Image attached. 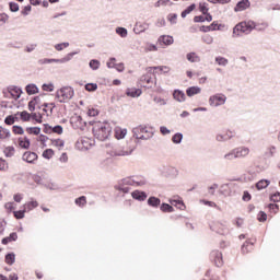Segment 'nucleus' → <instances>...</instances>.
<instances>
[{
  "mask_svg": "<svg viewBox=\"0 0 280 280\" xmlns=\"http://www.w3.org/2000/svg\"><path fill=\"white\" fill-rule=\"evenodd\" d=\"M113 127L108 122L95 121L92 124V132L98 141H106L110 137Z\"/></svg>",
  "mask_w": 280,
  "mask_h": 280,
  "instance_id": "nucleus-1",
  "label": "nucleus"
},
{
  "mask_svg": "<svg viewBox=\"0 0 280 280\" xmlns=\"http://www.w3.org/2000/svg\"><path fill=\"white\" fill-rule=\"evenodd\" d=\"M255 30L254 21H243L235 25L233 34L235 36H242V34H250Z\"/></svg>",
  "mask_w": 280,
  "mask_h": 280,
  "instance_id": "nucleus-2",
  "label": "nucleus"
},
{
  "mask_svg": "<svg viewBox=\"0 0 280 280\" xmlns=\"http://www.w3.org/2000/svg\"><path fill=\"white\" fill-rule=\"evenodd\" d=\"M154 135V132L152 131L151 127L148 126H139L133 128V137H136V139H152V136Z\"/></svg>",
  "mask_w": 280,
  "mask_h": 280,
  "instance_id": "nucleus-3",
  "label": "nucleus"
},
{
  "mask_svg": "<svg viewBox=\"0 0 280 280\" xmlns=\"http://www.w3.org/2000/svg\"><path fill=\"white\" fill-rule=\"evenodd\" d=\"M71 97H73V89L69 86L61 88L56 92V98L58 100V102H69Z\"/></svg>",
  "mask_w": 280,
  "mask_h": 280,
  "instance_id": "nucleus-4",
  "label": "nucleus"
},
{
  "mask_svg": "<svg viewBox=\"0 0 280 280\" xmlns=\"http://www.w3.org/2000/svg\"><path fill=\"white\" fill-rule=\"evenodd\" d=\"M140 82H142L145 89H152V85L156 84V74L154 70L152 73L147 71V73L141 77Z\"/></svg>",
  "mask_w": 280,
  "mask_h": 280,
  "instance_id": "nucleus-5",
  "label": "nucleus"
},
{
  "mask_svg": "<svg viewBox=\"0 0 280 280\" xmlns=\"http://www.w3.org/2000/svg\"><path fill=\"white\" fill-rule=\"evenodd\" d=\"M91 145H93V140L89 137L80 138L75 143L77 150H81V152L89 150Z\"/></svg>",
  "mask_w": 280,
  "mask_h": 280,
  "instance_id": "nucleus-6",
  "label": "nucleus"
},
{
  "mask_svg": "<svg viewBox=\"0 0 280 280\" xmlns=\"http://www.w3.org/2000/svg\"><path fill=\"white\" fill-rule=\"evenodd\" d=\"M210 106H222V104H225L226 96L223 94H217L209 98Z\"/></svg>",
  "mask_w": 280,
  "mask_h": 280,
  "instance_id": "nucleus-7",
  "label": "nucleus"
},
{
  "mask_svg": "<svg viewBox=\"0 0 280 280\" xmlns=\"http://www.w3.org/2000/svg\"><path fill=\"white\" fill-rule=\"evenodd\" d=\"M210 257L218 268L224 265V260L222 259V254L220 253V250H212Z\"/></svg>",
  "mask_w": 280,
  "mask_h": 280,
  "instance_id": "nucleus-8",
  "label": "nucleus"
},
{
  "mask_svg": "<svg viewBox=\"0 0 280 280\" xmlns=\"http://www.w3.org/2000/svg\"><path fill=\"white\" fill-rule=\"evenodd\" d=\"M22 159H23V161H25L26 163L34 164V163H36V161H38V154H36V152L26 151V152H24V154L22 155Z\"/></svg>",
  "mask_w": 280,
  "mask_h": 280,
  "instance_id": "nucleus-9",
  "label": "nucleus"
},
{
  "mask_svg": "<svg viewBox=\"0 0 280 280\" xmlns=\"http://www.w3.org/2000/svg\"><path fill=\"white\" fill-rule=\"evenodd\" d=\"M234 154L236 156V159H244L246 156H248V154H250V149L246 148V147H240L234 149Z\"/></svg>",
  "mask_w": 280,
  "mask_h": 280,
  "instance_id": "nucleus-10",
  "label": "nucleus"
},
{
  "mask_svg": "<svg viewBox=\"0 0 280 280\" xmlns=\"http://www.w3.org/2000/svg\"><path fill=\"white\" fill-rule=\"evenodd\" d=\"M248 8H250V0H241L236 3L234 12H244V10H248Z\"/></svg>",
  "mask_w": 280,
  "mask_h": 280,
  "instance_id": "nucleus-11",
  "label": "nucleus"
},
{
  "mask_svg": "<svg viewBox=\"0 0 280 280\" xmlns=\"http://www.w3.org/2000/svg\"><path fill=\"white\" fill-rule=\"evenodd\" d=\"M148 73H170V67L167 66H158V67H149L147 68Z\"/></svg>",
  "mask_w": 280,
  "mask_h": 280,
  "instance_id": "nucleus-12",
  "label": "nucleus"
},
{
  "mask_svg": "<svg viewBox=\"0 0 280 280\" xmlns=\"http://www.w3.org/2000/svg\"><path fill=\"white\" fill-rule=\"evenodd\" d=\"M132 154V149H128V147H122V149H116L112 156H128Z\"/></svg>",
  "mask_w": 280,
  "mask_h": 280,
  "instance_id": "nucleus-13",
  "label": "nucleus"
},
{
  "mask_svg": "<svg viewBox=\"0 0 280 280\" xmlns=\"http://www.w3.org/2000/svg\"><path fill=\"white\" fill-rule=\"evenodd\" d=\"M18 143L20 148H23L24 150H30V145H31L30 138L21 137L18 139Z\"/></svg>",
  "mask_w": 280,
  "mask_h": 280,
  "instance_id": "nucleus-14",
  "label": "nucleus"
},
{
  "mask_svg": "<svg viewBox=\"0 0 280 280\" xmlns=\"http://www.w3.org/2000/svg\"><path fill=\"white\" fill-rule=\"evenodd\" d=\"M131 196L135 200H140V201H143L145 200V198H148V195L144 191H140V190H135L133 192H131Z\"/></svg>",
  "mask_w": 280,
  "mask_h": 280,
  "instance_id": "nucleus-15",
  "label": "nucleus"
},
{
  "mask_svg": "<svg viewBox=\"0 0 280 280\" xmlns=\"http://www.w3.org/2000/svg\"><path fill=\"white\" fill-rule=\"evenodd\" d=\"M141 93V90L137 88L127 89L126 91V95H128V97H139Z\"/></svg>",
  "mask_w": 280,
  "mask_h": 280,
  "instance_id": "nucleus-16",
  "label": "nucleus"
},
{
  "mask_svg": "<svg viewBox=\"0 0 280 280\" xmlns=\"http://www.w3.org/2000/svg\"><path fill=\"white\" fill-rule=\"evenodd\" d=\"M43 107V113L49 116L54 113V108H56V105L54 103H45Z\"/></svg>",
  "mask_w": 280,
  "mask_h": 280,
  "instance_id": "nucleus-17",
  "label": "nucleus"
},
{
  "mask_svg": "<svg viewBox=\"0 0 280 280\" xmlns=\"http://www.w3.org/2000/svg\"><path fill=\"white\" fill-rule=\"evenodd\" d=\"M50 145L60 150V149L65 148V140H62L60 138L50 139Z\"/></svg>",
  "mask_w": 280,
  "mask_h": 280,
  "instance_id": "nucleus-18",
  "label": "nucleus"
},
{
  "mask_svg": "<svg viewBox=\"0 0 280 280\" xmlns=\"http://www.w3.org/2000/svg\"><path fill=\"white\" fill-rule=\"evenodd\" d=\"M173 97L177 102H185V100H186L185 92H183L180 90H175L173 93Z\"/></svg>",
  "mask_w": 280,
  "mask_h": 280,
  "instance_id": "nucleus-19",
  "label": "nucleus"
},
{
  "mask_svg": "<svg viewBox=\"0 0 280 280\" xmlns=\"http://www.w3.org/2000/svg\"><path fill=\"white\" fill-rule=\"evenodd\" d=\"M16 115H20L21 121H31L32 120V114H30L27 110L18 112Z\"/></svg>",
  "mask_w": 280,
  "mask_h": 280,
  "instance_id": "nucleus-20",
  "label": "nucleus"
},
{
  "mask_svg": "<svg viewBox=\"0 0 280 280\" xmlns=\"http://www.w3.org/2000/svg\"><path fill=\"white\" fill-rule=\"evenodd\" d=\"M126 135H128V130L122 129L121 127L115 128V137L117 139H124V137H126Z\"/></svg>",
  "mask_w": 280,
  "mask_h": 280,
  "instance_id": "nucleus-21",
  "label": "nucleus"
},
{
  "mask_svg": "<svg viewBox=\"0 0 280 280\" xmlns=\"http://www.w3.org/2000/svg\"><path fill=\"white\" fill-rule=\"evenodd\" d=\"M11 133H10V129L0 126V139L1 140H5V139H10Z\"/></svg>",
  "mask_w": 280,
  "mask_h": 280,
  "instance_id": "nucleus-22",
  "label": "nucleus"
},
{
  "mask_svg": "<svg viewBox=\"0 0 280 280\" xmlns=\"http://www.w3.org/2000/svg\"><path fill=\"white\" fill-rule=\"evenodd\" d=\"M16 240H19V235L16 234V232H13L2 240V244H10V242H16Z\"/></svg>",
  "mask_w": 280,
  "mask_h": 280,
  "instance_id": "nucleus-23",
  "label": "nucleus"
},
{
  "mask_svg": "<svg viewBox=\"0 0 280 280\" xmlns=\"http://www.w3.org/2000/svg\"><path fill=\"white\" fill-rule=\"evenodd\" d=\"M9 93L13 100H19V97H21L22 91L19 88H10Z\"/></svg>",
  "mask_w": 280,
  "mask_h": 280,
  "instance_id": "nucleus-24",
  "label": "nucleus"
},
{
  "mask_svg": "<svg viewBox=\"0 0 280 280\" xmlns=\"http://www.w3.org/2000/svg\"><path fill=\"white\" fill-rule=\"evenodd\" d=\"M36 207H38V201L32 200V201L24 203L23 209H25V211H32V210L36 209Z\"/></svg>",
  "mask_w": 280,
  "mask_h": 280,
  "instance_id": "nucleus-25",
  "label": "nucleus"
},
{
  "mask_svg": "<svg viewBox=\"0 0 280 280\" xmlns=\"http://www.w3.org/2000/svg\"><path fill=\"white\" fill-rule=\"evenodd\" d=\"M27 95H36L38 93V86L36 84H28L25 88Z\"/></svg>",
  "mask_w": 280,
  "mask_h": 280,
  "instance_id": "nucleus-26",
  "label": "nucleus"
},
{
  "mask_svg": "<svg viewBox=\"0 0 280 280\" xmlns=\"http://www.w3.org/2000/svg\"><path fill=\"white\" fill-rule=\"evenodd\" d=\"M160 43H163V45H172L174 43V37L170 35H163L159 38Z\"/></svg>",
  "mask_w": 280,
  "mask_h": 280,
  "instance_id": "nucleus-27",
  "label": "nucleus"
},
{
  "mask_svg": "<svg viewBox=\"0 0 280 280\" xmlns=\"http://www.w3.org/2000/svg\"><path fill=\"white\" fill-rule=\"evenodd\" d=\"M200 91H201L200 88L191 86L186 90V94L188 95V97H194V95H198Z\"/></svg>",
  "mask_w": 280,
  "mask_h": 280,
  "instance_id": "nucleus-28",
  "label": "nucleus"
},
{
  "mask_svg": "<svg viewBox=\"0 0 280 280\" xmlns=\"http://www.w3.org/2000/svg\"><path fill=\"white\" fill-rule=\"evenodd\" d=\"M268 28V23L266 22H261V23H255L254 22V30H256V32H265V30Z\"/></svg>",
  "mask_w": 280,
  "mask_h": 280,
  "instance_id": "nucleus-29",
  "label": "nucleus"
},
{
  "mask_svg": "<svg viewBox=\"0 0 280 280\" xmlns=\"http://www.w3.org/2000/svg\"><path fill=\"white\" fill-rule=\"evenodd\" d=\"M270 185V180L267 179H260L258 183H256V189L260 191V189H266Z\"/></svg>",
  "mask_w": 280,
  "mask_h": 280,
  "instance_id": "nucleus-30",
  "label": "nucleus"
},
{
  "mask_svg": "<svg viewBox=\"0 0 280 280\" xmlns=\"http://www.w3.org/2000/svg\"><path fill=\"white\" fill-rule=\"evenodd\" d=\"M56 154V152L54 151V149H46L43 153L42 156L44 159H47V161H49V159H54V155Z\"/></svg>",
  "mask_w": 280,
  "mask_h": 280,
  "instance_id": "nucleus-31",
  "label": "nucleus"
},
{
  "mask_svg": "<svg viewBox=\"0 0 280 280\" xmlns=\"http://www.w3.org/2000/svg\"><path fill=\"white\" fill-rule=\"evenodd\" d=\"M186 58L189 62H200V57L196 52H189L186 55Z\"/></svg>",
  "mask_w": 280,
  "mask_h": 280,
  "instance_id": "nucleus-32",
  "label": "nucleus"
},
{
  "mask_svg": "<svg viewBox=\"0 0 280 280\" xmlns=\"http://www.w3.org/2000/svg\"><path fill=\"white\" fill-rule=\"evenodd\" d=\"M37 141L40 144V148H47V142L49 141V137L45 136V135H40L37 139Z\"/></svg>",
  "mask_w": 280,
  "mask_h": 280,
  "instance_id": "nucleus-33",
  "label": "nucleus"
},
{
  "mask_svg": "<svg viewBox=\"0 0 280 280\" xmlns=\"http://www.w3.org/2000/svg\"><path fill=\"white\" fill-rule=\"evenodd\" d=\"M148 205L150 207H159L161 205V199L156 198V197H150L148 199Z\"/></svg>",
  "mask_w": 280,
  "mask_h": 280,
  "instance_id": "nucleus-34",
  "label": "nucleus"
},
{
  "mask_svg": "<svg viewBox=\"0 0 280 280\" xmlns=\"http://www.w3.org/2000/svg\"><path fill=\"white\" fill-rule=\"evenodd\" d=\"M226 229V224L217 222L214 224V230L217 231V233H220L221 235H224V230Z\"/></svg>",
  "mask_w": 280,
  "mask_h": 280,
  "instance_id": "nucleus-35",
  "label": "nucleus"
},
{
  "mask_svg": "<svg viewBox=\"0 0 280 280\" xmlns=\"http://www.w3.org/2000/svg\"><path fill=\"white\" fill-rule=\"evenodd\" d=\"M25 213H27L25 208L23 210L13 211V215L16 220H23V218H25Z\"/></svg>",
  "mask_w": 280,
  "mask_h": 280,
  "instance_id": "nucleus-36",
  "label": "nucleus"
},
{
  "mask_svg": "<svg viewBox=\"0 0 280 280\" xmlns=\"http://www.w3.org/2000/svg\"><path fill=\"white\" fill-rule=\"evenodd\" d=\"M196 10V4H190L187 9L182 12V19H185L187 14H191Z\"/></svg>",
  "mask_w": 280,
  "mask_h": 280,
  "instance_id": "nucleus-37",
  "label": "nucleus"
},
{
  "mask_svg": "<svg viewBox=\"0 0 280 280\" xmlns=\"http://www.w3.org/2000/svg\"><path fill=\"white\" fill-rule=\"evenodd\" d=\"M171 205H173L174 207H177V209H180V211H184L185 209V203L182 200H171Z\"/></svg>",
  "mask_w": 280,
  "mask_h": 280,
  "instance_id": "nucleus-38",
  "label": "nucleus"
},
{
  "mask_svg": "<svg viewBox=\"0 0 280 280\" xmlns=\"http://www.w3.org/2000/svg\"><path fill=\"white\" fill-rule=\"evenodd\" d=\"M161 211H163V213H172L174 211V207L170 206V203H162Z\"/></svg>",
  "mask_w": 280,
  "mask_h": 280,
  "instance_id": "nucleus-39",
  "label": "nucleus"
},
{
  "mask_svg": "<svg viewBox=\"0 0 280 280\" xmlns=\"http://www.w3.org/2000/svg\"><path fill=\"white\" fill-rule=\"evenodd\" d=\"M27 135H40V128L39 127H27L26 128Z\"/></svg>",
  "mask_w": 280,
  "mask_h": 280,
  "instance_id": "nucleus-40",
  "label": "nucleus"
},
{
  "mask_svg": "<svg viewBox=\"0 0 280 280\" xmlns=\"http://www.w3.org/2000/svg\"><path fill=\"white\" fill-rule=\"evenodd\" d=\"M267 208L271 213H273V215H277V213H279V205L277 203H269Z\"/></svg>",
  "mask_w": 280,
  "mask_h": 280,
  "instance_id": "nucleus-41",
  "label": "nucleus"
},
{
  "mask_svg": "<svg viewBox=\"0 0 280 280\" xmlns=\"http://www.w3.org/2000/svg\"><path fill=\"white\" fill-rule=\"evenodd\" d=\"M215 62L220 66V67H226V65H229V59L224 58V57H217L215 58Z\"/></svg>",
  "mask_w": 280,
  "mask_h": 280,
  "instance_id": "nucleus-42",
  "label": "nucleus"
},
{
  "mask_svg": "<svg viewBox=\"0 0 280 280\" xmlns=\"http://www.w3.org/2000/svg\"><path fill=\"white\" fill-rule=\"evenodd\" d=\"M36 104H38V101L36 97L28 102L30 113H34V110H36Z\"/></svg>",
  "mask_w": 280,
  "mask_h": 280,
  "instance_id": "nucleus-43",
  "label": "nucleus"
},
{
  "mask_svg": "<svg viewBox=\"0 0 280 280\" xmlns=\"http://www.w3.org/2000/svg\"><path fill=\"white\" fill-rule=\"evenodd\" d=\"M31 119H33L37 124H43V115L42 114L32 113Z\"/></svg>",
  "mask_w": 280,
  "mask_h": 280,
  "instance_id": "nucleus-44",
  "label": "nucleus"
},
{
  "mask_svg": "<svg viewBox=\"0 0 280 280\" xmlns=\"http://www.w3.org/2000/svg\"><path fill=\"white\" fill-rule=\"evenodd\" d=\"M16 256H14V254H8L5 256V264H8L9 266H12V264H14Z\"/></svg>",
  "mask_w": 280,
  "mask_h": 280,
  "instance_id": "nucleus-45",
  "label": "nucleus"
},
{
  "mask_svg": "<svg viewBox=\"0 0 280 280\" xmlns=\"http://www.w3.org/2000/svg\"><path fill=\"white\" fill-rule=\"evenodd\" d=\"M116 34H118L119 36H121V38H126L128 36V30L124 28V27H118L116 30Z\"/></svg>",
  "mask_w": 280,
  "mask_h": 280,
  "instance_id": "nucleus-46",
  "label": "nucleus"
},
{
  "mask_svg": "<svg viewBox=\"0 0 280 280\" xmlns=\"http://www.w3.org/2000/svg\"><path fill=\"white\" fill-rule=\"evenodd\" d=\"M75 205H78V207H84L86 205V198L84 196L77 198Z\"/></svg>",
  "mask_w": 280,
  "mask_h": 280,
  "instance_id": "nucleus-47",
  "label": "nucleus"
},
{
  "mask_svg": "<svg viewBox=\"0 0 280 280\" xmlns=\"http://www.w3.org/2000/svg\"><path fill=\"white\" fill-rule=\"evenodd\" d=\"M13 135H24L25 130L21 126H13L12 127Z\"/></svg>",
  "mask_w": 280,
  "mask_h": 280,
  "instance_id": "nucleus-48",
  "label": "nucleus"
},
{
  "mask_svg": "<svg viewBox=\"0 0 280 280\" xmlns=\"http://www.w3.org/2000/svg\"><path fill=\"white\" fill-rule=\"evenodd\" d=\"M257 220L258 222H266V220H268V214H266L264 211H260L257 214Z\"/></svg>",
  "mask_w": 280,
  "mask_h": 280,
  "instance_id": "nucleus-49",
  "label": "nucleus"
},
{
  "mask_svg": "<svg viewBox=\"0 0 280 280\" xmlns=\"http://www.w3.org/2000/svg\"><path fill=\"white\" fill-rule=\"evenodd\" d=\"M199 11H200L202 14L209 13V7H207V3H206V2H200V3H199Z\"/></svg>",
  "mask_w": 280,
  "mask_h": 280,
  "instance_id": "nucleus-50",
  "label": "nucleus"
},
{
  "mask_svg": "<svg viewBox=\"0 0 280 280\" xmlns=\"http://www.w3.org/2000/svg\"><path fill=\"white\" fill-rule=\"evenodd\" d=\"M4 124L7 126H14L15 121H14V115H9L5 117L4 119Z\"/></svg>",
  "mask_w": 280,
  "mask_h": 280,
  "instance_id": "nucleus-51",
  "label": "nucleus"
},
{
  "mask_svg": "<svg viewBox=\"0 0 280 280\" xmlns=\"http://www.w3.org/2000/svg\"><path fill=\"white\" fill-rule=\"evenodd\" d=\"M178 20V14L176 13H171L167 15V21L172 23L173 25L176 24V21Z\"/></svg>",
  "mask_w": 280,
  "mask_h": 280,
  "instance_id": "nucleus-52",
  "label": "nucleus"
},
{
  "mask_svg": "<svg viewBox=\"0 0 280 280\" xmlns=\"http://www.w3.org/2000/svg\"><path fill=\"white\" fill-rule=\"evenodd\" d=\"M173 143H180L183 141V133H175L172 138Z\"/></svg>",
  "mask_w": 280,
  "mask_h": 280,
  "instance_id": "nucleus-53",
  "label": "nucleus"
},
{
  "mask_svg": "<svg viewBox=\"0 0 280 280\" xmlns=\"http://www.w3.org/2000/svg\"><path fill=\"white\" fill-rule=\"evenodd\" d=\"M4 209L8 213H12V211H14L15 207H14V202H7L4 205Z\"/></svg>",
  "mask_w": 280,
  "mask_h": 280,
  "instance_id": "nucleus-54",
  "label": "nucleus"
},
{
  "mask_svg": "<svg viewBox=\"0 0 280 280\" xmlns=\"http://www.w3.org/2000/svg\"><path fill=\"white\" fill-rule=\"evenodd\" d=\"M224 159H226V161H233V159H237V156H235V149H233L230 153H226Z\"/></svg>",
  "mask_w": 280,
  "mask_h": 280,
  "instance_id": "nucleus-55",
  "label": "nucleus"
},
{
  "mask_svg": "<svg viewBox=\"0 0 280 280\" xmlns=\"http://www.w3.org/2000/svg\"><path fill=\"white\" fill-rule=\"evenodd\" d=\"M67 47H69V43H61V44H57L55 46V49L57 51H62V49H67Z\"/></svg>",
  "mask_w": 280,
  "mask_h": 280,
  "instance_id": "nucleus-56",
  "label": "nucleus"
},
{
  "mask_svg": "<svg viewBox=\"0 0 280 280\" xmlns=\"http://www.w3.org/2000/svg\"><path fill=\"white\" fill-rule=\"evenodd\" d=\"M85 91H90V92L97 91V84H95V83L85 84Z\"/></svg>",
  "mask_w": 280,
  "mask_h": 280,
  "instance_id": "nucleus-57",
  "label": "nucleus"
},
{
  "mask_svg": "<svg viewBox=\"0 0 280 280\" xmlns=\"http://www.w3.org/2000/svg\"><path fill=\"white\" fill-rule=\"evenodd\" d=\"M271 202H280V192L277 191L270 196Z\"/></svg>",
  "mask_w": 280,
  "mask_h": 280,
  "instance_id": "nucleus-58",
  "label": "nucleus"
},
{
  "mask_svg": "<svg viewBox=\"0 0 280 280\" xmlns=\"http://www.w3.org/2000/svg\"><path fill=\"white\" fill-rule=\"evenodd\" d=\"M44 132L45 135H54V127L49 126V125H44Z\"/></svg>",
  "mask_w": 280,
  "mask_h": 280,
  "instance_id": "nucleus-59",
  "label": "nucleus"
},
{
  "mask_svg": "<svg viewBox=\"0 0 280 280\" xmlns=\"http://www.w3.org/2000/svg\"><path fill=\"white\" fill-rule=\"evenodd\" d=\"M8 170V162L5 160L0 159V172H5Z\"/></svg>",
  "mask_w": 280,
  "mask_h": 280,
  "instance_id": "nucleus-60",
  "label": "nucleus"
},
{
  "mask_svg": "<svg viewBox=\"0 0 280 280\" xmlns=\"http://www.w3.org/2000/svg\"><path fill=\"white\" fill-rule=\"evenodd\" d=\"M52 132L55 135H62V132H63L62 126L57 125V126L52 127Z\"/></svg>",
  "mask_w": 280,
  "mask_h": 280,
  "instance_id": "nucleus-61",
  "label": "nucleus"
},
{
  "mask_svg": "<svg viewBox=\"0 0 280 280\" xmlns=\"http://www.w3.org/2000/svg\"><path fill=\"white\" fill-rule=\"evenodd\" d=\"M9 8H10L11 12H19V3H16V2H10Z\"/></svg>",
  "mask_w": 280,
  "mask_h": 280,
  "instance_id": "nucleus-62",
  "label": "nucleus"
},
{
  "mask_svg": "<svg viewBox=\"0 0 280 280\" xmlns=\"http://www.w3.org/2000/svg\"><path fill=\"white\" fill-rule=\"evenodd\" d=\"M203 43H206L207 45H211V43H213V37L211 35H205L202 37Z\"/></svg>",
  "mask_w": 280,
  "mask_h": 280,
  "instance_id": "nucleus-63",
  "label": "nucleus"
},
{
  "mask_svg": "<svg viewBox=\"0 0 280 280\" xmlns=\"http://www.w3.org/2000/svg\"><path fill=\"white\" fill-rule=\"evenodd\" d=\"M90 67L93 70H97V69H100V62L97 60H91L90 61Z\"/></svg>",
  "mask_w": 280,
  "mask_h": 280,
  "instance_id": "nucleus-64",
  "label": "nucleus"
}]
</instances>
